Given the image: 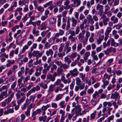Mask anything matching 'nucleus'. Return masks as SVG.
<instances>
[{
  "mask_svg": "<svg viewBox=\"0 0 122 122\" xmlns=\"http://www.w3.org/2000/svg\"><path fill=\"white\" fill-rule=\"evenodd\" d=\"M56 19L53 17H51L48 20L49 23L51 24H55L56 22Z\"/></svg>",
  "mask_w": 122,
  "mask_h": 122,
  "instance_id": "nucleus-18",
  "label": "nucleus"
},
{
  "mask_svg": "<svg viewBox=\"0 0 122 122\" xmlns=\"http://www.w3.org/2000/svg\"><path fill=\"white\" fill-rule=\"evenodd\" d=\"M62 94H58L56 97L55 100L56 101H57L61 99L62 97Z\"/></svg>",
  "mask_w": 122,
  "mask_h": 122,
  "instance_id": "nucleus-64",
  "label": "nucleus"
},
{
  "mask_svg": "<svg viewBox=\"0 0 122 122\" xmlns=\"http://www.w3.org/2000/svg\"><path fill=\"white\" fill-rule=\"evenodd\" d=\"M86 19L88 20V23L89 24L90 22V24L93 25L94 23V21L93 20L92 15H88L86 17Z\"/></svg>",
  "mask_w": 122,
  "mask_h": 122,
  "instance_id": "nucleus-8",
  "label": "nucleus"
},
{
  "mask_svg": "<svg viewBox=\"0 0 122 122\" xmlns=\"http://www.w3.org/2000/svg\"><path fill=\"white\" fill-rule=\"evenodd\" d=\"M8 78H5L4 76L0 79V84H1L3 82H4V83L6 84L8 83Z\"/></svg>",
  "mask_w": 122,
  "mask_h": 122,
  "instance_id": "nucleus-13",
  "label": "nucleus"
},
{
  "mask_svg": "<svg viewBox=\"0 0 122 122\" xmlns=\"http://www.w3.org/2000/svg\"><path fill=\"white\" fill-rule=\"evenodd\" d=\"M52 66L51 68L50 72L53 73L54 69H56L57 68V66L55 64H53L52 65Z\"/></svg>",
  "mask_w": 122,
  "mask_h": 122,
  "instance_id": "nucleus-41",
  "label": "nucleus"
},
{
  "mask_svg": "<svg viewBox=\"0 0 122 122\" xmlns=\"http://www.w3.org/2000/svg\"><path fill=\"white\" fill-rule=\"evenodd\" d=\"M40 88L39 86L37 85L35 87H34L31 89V91L34 92L36 91H37L40 89Z\"/></svg>",
  "mask_w": 122,
  "mask_h": 122,
  "instance_id": "nucleus-36",
  "label": "nucleus"
},
{
  "mask_svg": "<svg viewBox=\"0 0 122 122\" xmlns=\"http://www.w3.org/2000/svg\"><path fill=\"white\" fill-rule=\"evenodd\" d=\"M64 61L67 62L68 65H69L71 62V60H70L67 56H66L64 58Z\"/></svg>",
  "mask_w": 122,
  "mask_h": 122,
  "instance_id": "nucleus-40",
  "label": "nucleus"
},
{
  "mask_svg": "<svg viewBox=\"0 0 122 122\" xmlns=\"http://www.w3.org/2000/svg\"><path fill=\"white\" fill-rule=\"evenodd\" d=\"M36 97V96L35 94L32 95L30 96V97L29 99L31 101H32L33 103Z\"/></svg>",
  "mask_w": 122,
  "mask_h": 122,
  "instance_id": "nucleus-46",
  "label": "nucleus"
},
{
  "mask_svg": "<svg viewBox=\"0 0 122 122\" xmlns=\"http://www.w3.org/2000/svg\"><path fill=\"white\" fill-rule=\"evenodd\" d=\"M63 71V70L61 67H59L56 70V71L59 74H60Z\"/></svg>",
  "mask_w": 122,
  "mask_h": 122,
  "instance_id": "nucleus-54",
  "label": "nucleus"
},
{
  "mask_svg": "<svg viewBox=\"0 0 122 122\" xmlns=\"http://www.w3.org/2000/svg\"><path fill=\"white\" fill-rule=\"evenodd\" d=\"M46 79H50L51 81L52 82L55 81V78L53 77L52 75L51 74H48L47 75Z\"/></svg>",
  "mask_w": 122,
  "mask_h": 122,
  "instance_id": "nucleus-22",
  "label": "nucleus"
},
{
  "mask_svg": "<svg viewBox=\"0 0 122 122\" xmlns=\"http://www.w3.org/2000/svg\"><path fill=\"white\" fill-rule=\"evenodd\" d=\"M112 46H114L115 47H117V43L116 42L114 39L112 38H111L108 40L107 42V46H109L110 44Z\"/></svg>",
  "mask_w": 122,
  "mask_h": 122,
  "instance_id": "nucleus-4",
  "label": "nucleus"
},
{
  "mask_svg": "<svg viewBox=\"0 0 122 122\" xmlns=\"http://www.w3.org/2000/svg\"><path fill=\"white\" fill-rule=\"evenodd\" d=\"M14 93H12L10 95V96L6 99L4 100L8 104L11 101L12 98L14 97Z\"/></svg>",
  "mask_w": 122,
  "mask_h": 122,
  "instance_id": "nucleus-7",
  "label": "nucleus"
},
{
  "mask_svg": "<svg viewBox=\"0 0 122 122\" xmlns=\"http://www.w3.org/2000/svg\"><path fill=\"white\" fill-rule=\"evenodd\" d=\"M51 45L49 43L46 42L44 45V48L45 49H48L50 47Z\"/></svg>",
  "mask_w": 122,
  "mask_h": 122,
  "instance_id": "nucleus-44",
  "label": "nucleus"
},
{
  "mask_svg": "<svg viewBox=\"0 0 122 122\" xmlns=\"http://www.w3.org/2000/svg\"><path fill=\"white\" fill-rule=\"evenodd\" d=\"M85 33V30H81L77 36L79 41L81 42H83L84 38V35Z\"/></svg>",
  "mask_w": 122,
  "mask_h": 122,
  "instance_id": "nucleus-3",
  "label": "nucleus"
},
{
  "mask_svg": "<svg viewBox=\"0 0 122 122\" xmlns=\"http://www.w3.org/2000/svg\"><path fill=\"white\" fill-rule=\"evenodd\" d=\"M40 86L41 87L43 88L44 89H46L47 88V85L46 84H44L42 82L39 84Z\"/></svg>",
  "mask_w": 122,
  "mask_h": 122,
  "instance_id": "nucleus-51",
  "label": "nucleus"
},
{
  "mask_svg": "<svg viewBox=\"0 0 122 122\" xmlns=\"http://www.w3.org/2000/svg\"><path fill=\"white\" fill-rule=\"evenodd\" d=\"M53 51L52 49H50L46 51V54L47 56H49L50 55L51 56L53 55Z\"/></svg>",
  "mask_w": 122,
  "mask_h": 122,
  "instance_id": "nucleus-17",
  "label": "nucleus"
},
{
  "mask_svg": "<svg viewBox=\"0 0 122 122\" xmlns=\"http://www.w3.org/2000/svg\"><path fill=\"white\" fill-rule=\"evenodd\" d=\"M71 21L72 22L71 26L73 27H75L76 25L77 21L73 17H72L71 18Z\"/></svg>",
  "mask_w": 122,
  "mask_h": 122,
  "instance_id": "nucleus-9",
  "label": "nucleus"
},
{
  "mask_svg": "<svg viewBox=\"0 0 122 122\" xmlns=\"http://www.w3.org/2000/svg\"><path fill=\"white\" fill-rule=\"evenodd\" d=\"M35 106L34 104L33 103H31L28 106L27 109L30 111V109L33 108H34Z\"/></svg>",
  "mask_w": 122,
  "mask_h": 122,
  "instance_id": "nucleus-57",
  "label": "nucleus"
},
{
  "mask_svg": "<svg viewBox=\"0 0 122 122\" xmlns=\"http://www.w3.org/2000/svg\"><path fill=\"white\" fill-rule=\"evenodd\" d=\"M39 51H34L32 53V55L34 57H36V58L38 59L40 57L39 55Z\"/></svg>",
  "mask_w": 122,
  "mask_h": 122,
  "instance_id": "nucleus-21",
  "label": "nucleus"
},
{
  "mask_svg": "<svg viewBox=\"0 0 122 122\" xmlns=\"http://www.w3.org/2000/svg\"><path fill=\"white\" fill-rule=\"evenodd\" d=\"M80 31V27L79 26H77L75 28V33L76 35L78 34Z\"/></svg>",
  "mask_w": 122,
  "mask_h": 122,
  "instance_id": "nucleus-55",
  "label": "nucleus"
},
{
  "mask_svg": "<svg viewBox=\"0 0 122 122\" xmlns=\"http://www.w3.org/2000/svg\"><path fill=\"white\" fill-rule=\"evenodd\" d=\"M112 30V28L111 27H107L105 33L109 34L110 33L111 31Z\"/></svg>",
  "mask_w": 122,
  "mask_h": 122,
  "instance_id": "nucleus-53",
  "label": "nucleus"
},
{
  "mask_svg": "<svg viewBox=\"0 0 122 122\" xmlns=\"http://www.w3.org/2000/svg\"><path fill=\"white\" fill-rule=\"evenodd\" d=\"M69 72L71 74V76L73 77L77 76L79 74V72L76 68L70 71Z\"/></svg>",
  "mask_w": 122,
  "mask_h": 122,
  "instance_id": "nucleus-5",
  "label": "nucleus"
},
{
  "mask_svg": "<svg viewBox=\"0 0 122 122\" xmlns=\"http://www.w3.org/2000/svg\"><path fill=\"white\" fill-rule=\"evenodd\" d=\"M67 33L68 35L70 34L71 35H73L74 36H75V35H76L74 31L71 30H70L68 31L67 32Z\"/></svg>",
  "mask_w": 122,
  "mask_h": 122,
  "instance_id": "nucleus-47",
  "label": "nucleus"
},
{
  "mask_svg": "<svg viewBox=\"0 0 122 122\" xmlns=\"http://www.w3.org/2000/svg\"><path fill=\"white\" fill-rule=\"evenodd\" d=\"M28 58L26 56V55H25L24 58L23 59V60H21L20 61H21L20 63L21 64H23V62H24V63L27 62H28Z\"/></svg>",
  "mask_w": 122,
  "mask_h": 122,
  "instance_id": "nucleus-43",
  "label": "nucleus"
},
{
  "mask_svg": "<svg viewBox=\"0 0 122 122\" xmlns=\"http://www.w3.org/2000/svg\"><path fill=\"white\" fill-rule=\"evenodd\" d=\"M50 67L51 66L50 65L48 66V64L47 63L45 64L44 65V68L46 69L48 71H49L50 70Z\"/></svg>",
  "mask_w": 122,
  "mask_h": 122,
  "instance_id": "nucleus-60",
  "label": "nucleus"
},
{
  "mask_svg": "<svg viewBox=\"0 0 122 122\" xmlns=\"http://www.w3.org/2000/svg\"><path fill=\"white\" fill-rule=\"evenodd\" d=\"M55 86L54 85L51 84L49 87L48 92H53L54 90Z\"/></svg>",
  "mask_w": 122,
  "mask_h": 122,
  "instance_id": "nucleus-27",
  "label": "nucleus"
},
{
  "mask_svg": "<svg viewBox=\"0 0 122 122\" xmlns=\"http://www.w3.org/2000/svg\"><path fill=\"white\" fill-rule=\"evenodd\" d=\"M39 31L38 30H36L35 27H34L32 31V33L34 36H37L39 35Z\"/></svg>",
  "mask_w": 122,
  "mask_h": 122,
  "instance_id": "nucleus-12",
  "label": "nucleus"
},
{
  "mask_svg": "<svg viewBox=\"0 0 122 122\" xmlns=\"http://www.w3.org/2000/svg\"><path fill=\"white\" fill-rule=\"evenodd\" d=\"M120 96H119V93L117 92L111 94L110 98L111 99H115V101H117V104L121 105V101L119 99Z\"/></svg>",
  "mask_w": 122,
  "mask_h": 122,
  "instance_id": "nucleus-2",
  "label": "nucleus"
},
{
  "mask_svg": "<svg viewBox=\"0 0 122 122\" xmlns=\"http://www.w3.org/2000/svg\"><path fill=\"white\" fill-rule=\"evenodd\" d=\"M81 3V0H75L73 2L74 5H76V6L80 5Z\"/></svg>",
  "mask_w": 122,
  "mask_h": 122,
  "instance_id": "nucleus-31",
  "label": "nucleus"
},
{
  "mask_svg": "<svg viewBox=\"0 0 122 122\" xmlns=\"http://www.w3.org/2000/svg\"><path fill=\"white\" fill-rule=\"evenodd\" d=\"M29 48V47L26 45H25L23 47L21 50V52L22 53H24L25 51L26 50H27Z\"/></svg>",
  "mask_w": 122,
  "mask_h": 122,
  "instance_id": "nucleus-38",
  "label": "nucleus"
},
{
  "mask_svg": "<svg viewBox=\"0 0 122 122\" xmlns=\"http://www.w3.org/2000/svg\"><path fill=\"white\" fill-rule=\"evenodd\" d=\"M7 63L6 65V66L7 67H8L10 66L11 65L14 64L15 63V61L13 60L8 59L7 60Z\"/></svg>",
  "mask_w": 122,
  "mask_h": 122,
  "instance_id": "nucleus-11",
  "label": "nucleus"
},
{
  "mask_svg": "<svg viewBox=\"0 0 122 122\" xmlns=\"http://www.w3.org/2000/svg\"><path fill=\"white\" fill-rule=\"evenodd\" d=\"M36 7L37 8V10L40 12L42 13L44 11V7L41 6L38 7L37 6Z\"/></svg>",
  "mask_w": 122,
  "mask_h": 122,
  "instance_id": "nucleus-28",
  "label": "nucleus"
},
{
  "mask_svg": "<svg viewBox=\"0 0 122 122\" xmlns=\"http://www.w3.org/2000/svg\"><path fill=\"white\" fill-rule=\"evenodd\" d=\"M37 44L36 43L33 44L32 46L30 48V51L32 52L34 49H36L37 47Z\"/></svg>",
  "mask_w": 122,
  "mask_h": 122,
  "instance_id": "nucleus-48",
  "label": "nucleus"
},
{
  "mask_svg": "<svg viewBox=\"0 0 122 122\" xmlns=\"http://www.w3.org/2000/svg\"><path fill=\"white\" fill-rule=\"evenodd\" d=\"M115 86L116 85L114 84H112L111 83H110L107 87V90L108 91H109L112 89L114 88Z\"/></svg>",
  "mask_w": 122,
  "mask_h": 122,
  "instance_id": "nucleus-24",
  "label": "nucleus"
},
{
  "mask_svg": "<svg viewBox=\"0 0 122 122\" xmlns=\"http://www.w3.org/2000/svg\"><path fill=\"white\" fill-rule=\"evenodd\" d=\"M8 88V86L7 85L2 86L0 88V92H2L0 93V101H1L5 97L8 96L7 93V89Z\"/></svg>",
  "mask_w": 122,
  "mask_h": 122,
  "instance_id": "nucleus-1",
  "label": "nucleus"
},
{
  "mask_svg": "<svg viewBox=\"0 0 122 122\" xmlns=\"http://www.w3.org/2000/svg\"><path fill=\"white\" fill-rule=\"evenodd\" d=\"M82 47V45L81 43H79L77 45V51H79Z\"/></svg>",
  "mask_w": 122,
  "mask_h": 122,
  "instance_id": "nucleus-56",
  "label": "nucleus"
},
{
  "mask_svg": "<svg viewBox=\"0 0 122 122\" xmlns=\"http://www.w3.org/2000/svg\"><path fill=\"white\" fill-rule=\"evenodd\" d=\"M59 32L56 33V36L57 37H58L60 36H61L63 35L64 33V31L61 29H60L59 30Z\"/></svg>",
  "mask_w": 122,
  "mask_h": 122,
  "instance_id": "nucleus-23",
  "label": "nucleus"
},
{
  "mask_svg": "<svg viewBox=\"0 0 122 122\" xmlns=\"http://www.w3.org/2000/svg\"><path fill=\"white\" fill-rule=\"evenodd\" d=\"M34 60L32 59L30 60L28 62L27 65L29 68H31L33 67L34 68L35 66H33L34 64L33 63V61Z\"/></svg>",
  "mask_w": 122,
  "mask_h": 122,
  "instance_id": "nucleus-19",
  "label": "nucleus"
},
{
  "mask_svg": "<svg viewBox=\"0 0 122 122\" xmlns=\"http://www.w3.org/2000/svg\"><path fill=\"white\" fill-rule=\"evenodd\" d=\"M26 3V1L25 0H19L18 2L19 5L21 6L25 5Z\"/></svg>",
  "mask_w": 122,
  "mask_h": 122,
  "instance_id": "nucleus-26",
  "label": "nucleus"
},
{
  "mask_svg": "<svg viewBox=\"0 0 122 122\" xmlns=\"http://www.w3.org/2000/svg\"><path fill=\"white\" fill-rule=\"evenodd\" d=\"M65 47H66V54H67L68 53L70 52L71 50V47L69 46V43L68 41H67L65 43Z\"/></svg>",
  "mask_w": 122,
  "mask_h": 122,
  "instance_id": "nucleus-10",
  "label": "nucleus"
},
{
  "mask_svg": "<svg viewBox=\"0 0 122 122\" xmlns=\"http://www.w3.org/2000/svg\"><path fill=\"white\" fill-rule=\"evenodd\" d=\"M109 19L108 18H107L102 20V22L104 26H106L107 24V22L109 21Z\"/></svg>",
  "mask_w": 122,
  "mask_h": 122,
  "instance_id": "nucleus-42",
  "label": "nucleus"
},
{
  "mask_svg": "<svg viewBox=\"0 0 122 122\" xmlns=\"http://www.w3.org/2000/svg\"><path fill=\"white\" fill-rule=\"evenodd\" d=\"M110 20L114 24L117 23L118 20V18L115 15L112 16L110 18Z\"/></svg>",
  "mask_w": 122,
  "mask_h": 122,
  "instance_id": "nucleus-16",
  "label": "nucleus"
},
{
  "mask_svg": "<svg viewBox=\"0 0 122 122\" xmlns=\"http://www.w3.org/2000/svg\"><path fill=\"white\" fill-rule=\"evenodd\" d=\"M99 95L98 94L97 91H95V92L92 95V99H95L97 100H99Z\"/></svg>",
  "mask_w": 122,
  "mask_h": 122,
  "instance_id": "nucleus-15",
  "label": "nucleus"
},
{
  "mask_svg": "<svg viewBox=\"0 0 122 122\" xmlns=\"http://www.w3.org/2000/svg\"><path fill=\"white\" fill-rule=\"evenodd\" d=\"M88 97H84L82 98V100L81 101V102L84 104H86L87 102V98H88Z\"/></svg>",
  "mask_w": 122,
  "mask_h": 122,
  "instance_id": "nucleus-35",
  "label": "nucleus"
},
{
  "mask_svg": "<svg viewBox=\"0 0 122 122\" xmlns=\"http://www.w3.org/2000/svg\"><path fill=\"white\" fill-rule=\"evenodd\" d=\"M104 38V36L102 35L100 37H99L98 39H97V41L98 44H100L101 42L102 41Z\"/></svg>",
  "mask_w": 122,
  "mask_h": 122,
  "instance_id": "nucleus-25",
  "label": "nucleus"
},
{
  "mask_svg": "<svg viewBox=\"0 0 122 122\" xmlns=\"http://www.w3.org/2000/svg\"><path fill=\"white\" fill-rule=\"evenodd\" d=\"M51 106L50 104H47L46 105L43 106L41 108V109L46 111L47 109L50 107Z\"/></svg>",
  "mask_w": 122,
  "mask_h": 122,
  "instance_id": "nucleus-34",
  "label": "nucleus"
},
{
  "mask_svg": "<svg viewBox=\"0 0 122 122\" xmlns=\"http://www.w3.org/2000/svg\"><path fill=\"white\" fill-rule=\"evenodd\" d=\"M25 31L23 30L21 32V34L20 35L18 36L16 39V42H17L20 40L22 37H24L25 36V35H23L22 34H23V32H25Z\"/></svg>",
  "mask_w": 122,
  "mask_h": 122,
  "instance_id": "nucleus-20",
  "label": "nucleus"
},
{
  "mask_svg": "<svg viewBox=\"0 0 122 122\" xmlns=\"http://www.w3.org/2000/svg\"><path fill=\"white\" fill-rule=\"evenodd\" d=\"M118 8H117L116 9L114 8H112L111 10V11L112 13L114 14L117 13L118 11Z\"/></svg>",
  "mask_w": 122,
  "mask_h": 122,
  "instance_id": "nucleus-62",
  "label": "nucleus"
},
{
  "mask_svg": "<svg viewBox=\"0 0 122 122\" xmlns=\"http://www.w3.org/2000/svg\"><path fill=\"white\" fill-rule=\"evenodd\" d=\"M68 65H67L66 64H63L62 63L61 67H62L64 69H65L69 68V66Z\"/></svg>",
  "mask_w": 122,
  "mask_h": 122,
  "instance_id": "nucleus-61",
  "label": "nucleus"
},
{
  "mask_svg": "<svg viewBox=\"0 0 122 122\" xmlns=\"http://www.w3.org/2000/svg\"><path fill=\"white\" fill-rule=\"evenodd\" d=\"M76 84L77 85H79L81 83V81L80 78L78 77H76Z\"/></svg>",
  "mask_w": 122,
  "mask_h": 122,
  "instance_id": "nucleus-49",
  "label": "nucleus"
},
{
  "mask_svg": "<svg viewBox=\"0 0 122 122\" xmlns=\"http://www.w3.org/2000/svg\"><path fill=\"white\" fill-rule=\"evenodd\" d=\"M85 32H86L85 36V41L86 43L88 38L90 36V33L88 31H85Z\"/></svg>",
  "mask_w": 122,
  "mask_h": 122,
  "instance_id": "nucleus-37",
  "label": "nucleus"
},
{
  "mask_svg": "<svg viewBox=\"0 0 122 122\" xmlns=\"http://www.w3.org/2000/svg\"><path fill=\"white\" fill-rule=\"evenodd\" d=\"M15 79V77L14 76H10L8 79L9 82H12L14 81Z\"/></svg>",
  "mask_w": 122,
  "mask_h": 122,
  "instance_id": "nucleus-52",
  "label": "nucleus"
},
{
  "mask_svg": "<svg viewBox=\"0 0 122 122\" xmlns=\"http://www.w3.org/2000/svg\"><path fill=\"white\" fill-rule=\"evenodd\" d=\"M103 5L98 3L96 6V9L97 10H102L103 9Z\"/></svg>",
  "mask_w": 122,
  "mask_h": 122,
  "instance_id": "nucleus-33",
  "label": "nucleus"
},
{
  "mask_svg": "<svg viewBox=\"0 0 122 122\" xmlns=\"http://www.w3.org/2000/svg\"><path fill=\"white\" fill-rule=\"evenodd\" d=\"M65 103V101H62L59 103V105L62 108H64L66 107V105L64 104Z\"/></svg>",
  "mask_w": 122,
  "mask_h": 122,
  "instance_id": "nucleus-39",
  "label": "nucleus"
},
{
  "mask_svg": "<svg viewBox=\"0 0 122 122\" xmlns=\"http://www.w3.org/2000/svg\"><path fill=\"white\" fill-rule=\"evenodd\" d=\"M99 100H97L95 99H92L91 101V105L92 106H95L97 103L99 101Z\"/></svg>",
  "mask_w": 122,
  "mask_h": 122,
  "instance_id": "nucleus-30",
  "label": "nucleus"
},
{
  "mask_svg": "<svg viewBox=\"0 0 122 122\" xmlns=\"http://www.w3.org/2000/svg\"><path fill=\"white\" fill-rule=\"evenodd\" d=\"M54 62L58 66H60V67H61L62 63L60 61H57V60H55L54 61Z\"/></svg>",
  "mask_w": 122,
  "mask_h": 122,
  "instance_id": "nucleus-50",
  "label": "nucleus"
},
{
  "mask_svg": "<svg viewBox=\"0 0 122 122\" xmlns=\"http://www.w3.org/2000/svg\"><path fill=\"white\" fill-rule=\"evenodd\" d=\"M57 54L59 57L62 58L64 56H65V52H62V53L59 52Z\"/></svg>",
  "mask_w": 122,
  "mask_h": 122,
  "instance_id": "nucleus-45",
  "label": "nucleus"
},
{
  "mask_svg": "<svg viewBox=\"0 0 122 122\" xmlns=\"http://www.w3.org/2000/svg\"><path fill=\"white\" fill-rule=\"evenodd\" d=\"M97 111H95L93 113L91 114L90 120H93L95 117L96 115L97 114Z\"/></svg>",
  "mask_w": 122,
  "mask_h": 122,
  "instance_id": "nucleus-29",
  "label": "nucleus"
},
{
  "mask_svg": "<svg viewBox=\"0 0 122 122\" xmlns=\"http://www.w3.org/2000/svg\"><path fill=\"white\" fill-rule=\"evenodd\" d=\"M81 110L80 106L78 104L75 107V111H81Z\"/></svg>",
  "mask_w": 122,
  "mask_h": 122,
  "instance_id": "nucleus-63",
  "label": "nucleus"
},
{
  "mask_svg": "<svg viewBox=\"0 0 122 122\" xmlns=\"http://www.w3.org/2000/svg\"><path fill=\"white\" fill-rule=\"evenodd\" d=\"M30 76L29 75H28L23 81L24 84H25V82H27L28 80L30 79Z\"/></svg>",
  "mask_w": 122,
  "mask_h": 122,
  "instance_id": "nucleus-58",
  "label": "nucleus"
},
{
  "mask_svg": "<svg viewBox=\"0 0 122 122\" xmlns=\"http://www.w3.org/2000/svg\"><path fill=\"white\" fill-rule=\"evenodd\" d=\"M48 24V22L46 21H45L42 23L41 25V30H42L46 29V26Z\"/></svg>",
  "mask_w": 122,
  "mask_h": 122,
  "instance_id": "nucleus-14",
  "label": "nucleus"
},
{
  "mask_svg": "<svg viewBox=\"0 0 122 122\" xmlns=\"http://www.w3.org/2000/svg\"><path fill=\"white\" fill-rule=\"evenodd\" d=\"M20 96H22L23 97L20 99L18 100L17 101V102L18 105H20L21 104V103L24 101L25 99V94L23 93L20 92Z\"/></svg>",
  "mask_w": 122,
  "mask_h": 122,
  "instance_id": "nucleus-6",
  "label": "nucleus"
},
{
  "mask_svg": "<svg viewBox=\"0 0 122 122\" xmlns=\"http://www.w3.org/2000/svg\"><path fill=\"white\" fill-rule=\"evenodd\" d=\"M52 1H50L46 3L45 4L43 5V6L44 8H46L49 6H51L52 4Z\"/></svg>",
  "mask_w": 122,
  "mask_h": 122,
  "instance_id": "nucleus-32",
  "label": "nucleus"
},
{
  "mask_svg": "<svg viewBox=\"0 0 122 122\" xmlns=\"http://www.w3.org/2000/svg\"><path fill=\"white\" fill-rule=\"evenodd\" d=\"M114 116L112 115V116L108 117L107 120V122H110V121L113 120L114 119Z\"/></svg>",
  "mask_w": 122,
  "mask_h": 122,
  "instance_id": "nucleus-59",
  "label": "nucleus"
}]
</instances>
